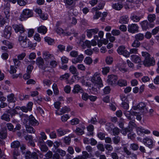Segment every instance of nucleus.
<instances>
[{
	"mask_svg": "<svg viewBox=\"0 0 159 159\" xmlns=\"http://www.w3.org/2000/svg\"><path fill=\"white\" fill-rule=\"evenodd\" d=\"M70 76L68 73H66L60 76V79L61 80H65L68 79Z\"/></svg>",
	"mask_w": 159,
	"mask_h": 159,
	"instance_id": "obj_55",
	"label": "nucleus"
},
{
	"mask_svg": "<svg viewBox=\"0 0 159 159\" xmlns=\"http://www.w3.org/2000/svg\"><path fill=\"white\" fill-rule=\"evenodd\" d=\"M123 150L124 152L127 155L128 157L131 156L130 157L136 158L137 157V155L133 153H132L131 152L129 151L126 147H124L123 148Z\"/></svg>",
	"mask_w": 159,
	"mask_h": 159,
	"instance_id": "obj_25",
	"label": "nucleus"
},
{
	"mask_svg": "<svg viewBox=\"0 0 159 159\" xmlns=\"http://www.w3.org/2000/svg\"><path fill=\"white\" fill-rule=\"evenodd\" d=\"M7 100L9 103H15L16 101V99L15 95L13 93H11L8 95L7 96Z\"/></svg>",
	"mask_w": 159,
	"mask_h": 159,
	"instance_id": "obj_28",
	"label": "nucleus"
},
{
	"mask_svg": "<svg viewBox=\"0 0 159 159\" xmlns=\"http://www.w3.org/2000/svg\"><path fill=\"white\" fill-rule=\"evenodd\" d=\"M140 45V42L139 41L135 39L133 43H132L131 46L132 47L136 48L139 47Z\"/></svg>",
	"mask_w": 159,
	"mask_h": 159,
	"instance_id": "obj_52",
	"label": "nucleus"
},
{
	"mask_svg": "<svg viewBox=\"0 0 159 159\" xmlns=\"http://www.w3.org/2000/svg\"><path fill=\"white\" fill-rule=\"evenodd\" d=\"M36 63L40 68L44 70L45 71H49L48 68L49 67H47L46 64L44 63L43 59L41 57H39L37 58L36 60Z\"/></svg>",
	"mask_w": 159,
	"mask_h": 159,
	"instance_id": "obj_4",
	"label": "nucleus"
},
{
	"mask_svg": "<svg viewBox=\"0 0 159 159\" xmlns=\"http://www.w3.org/2000/svg\"><path fill=\"white\" fill-rule=\"evenodd\" d=\"M47 29L46 27L44 26H41L38 28V31L39 33L45 34L46 33Z\"/></svg>",
	"mask_w": 159,
	"mask_h": 159,
	"instance_id": "obj_37",
	"label": "nucleus"
},
{
	"mask_svg": "<svg viewBox=\"0 0 159 159\" xmlns=\"http://www.w3.org/2000/svg\"><path fill=\"white\" fill-rule=\"evenodd\" d=\"M57 152L59 153V156L60 155L61 157L65 156L66 154V152L60 149H58L57 150Z\"/></svg>",
	"mask_w": 159,
	"mask_h": 159,
	"instance_id": "obj_60",
	"label": "nucleus"
},
{
	"mask_svg": "<svg viewBox=\"0 0 159 159\" xmlns=\"http://www.w3.org/2000/svg\"><path fill=\"white\" fill-rule=\"evenodd\" d=\"M105 4V3L103 1H101L98 4V7H94L93 8V10L97 11L98 10L102 9Z\"/></svg>",
	"mask_w": 159,
	"mask_h": 159,
	"instance_id": "obj_33",
	"label": "nucleus"
},
{
	"mask_svg": "<svg viewBox=\"0 0 159 159\" xmlns=\"http://www.w3.org/2000/svg\"><path fill=\"white\" fill-rule=\"evenodd\" d=\"M34 11L35 12L38 13L40 17L43 20H46L47 19L46 17H45L42 13V11L40 9L36 8L34 9Z\"/></svg>",
	"mask_w": 159,
	"mask_h": 159,
	"instance_id": "obj_35",
	"label": "nucleus"
},
{
	"mask_svg": "<svg viewBox=\"0 0 159 159\" xmlns=\"http://www.w3.org/2000/svg\"><path fill=\"white\" fill-rule=\"evenodd\" d=\"M87 129L88 131L90 132L89 133H88V135H92L93 134L92 132L94 129L93 126L92 125H89L87 127Z\"/></svg>",
	"mask_w": 159,
	"mask_h": 159,
	"instance_id": "obj_56",
	"label": "nucleus"
},
{
	"mask_svg": "<svg viewBox=\"0 0 159 159\" xmlns=\"http://www.w3.org/2000/svg\"><path fill=\"white\" fill-rule=\"evenodd\" d=\"M156 16L155 14H149L148 15V18L150 22H152L156 19Z\"/></svg>",
	"mask_w": 159,
	"mask_h": 159,
	"instance_id": "obj_50",
	"label": "nucleus"
},
{
	"mask_svg": "<svg viewBox=\"0 0 159 159\" xmlns=\"http://www.w3.org/2000/svg\"><path fill=\"white\" fill-rule=\"evenodd\" d=\"M43 57L45 61V64L47 67H49V61L50 59V53L48 51H44L43 52Z\"/></svg>",
	"mask_w": 159,
	"mask_h": 159,
	"instance_id": "obj_15",
	"label": "nucleus"
},
{
	"mask_svg": "<svg viewBox=\"0 0 159 159\" xmlns=\"http://www.w3.org/2000/svg\"><path fill=\"white\" fill-rule=\"evenodd\" d=\"M33 15V12L31 10L26 9L23 10L20 16L22 18L26 19L32 17Z\"/></svg>",
	"mask_w": 159,
	"mask_h": 159,
	"instance_id": "obj_7",
	"label": "nucleus"
},
{
	"mask_svg": "<svg viewBox=\"0 0 159 159\" xmlns=\"http://www.w3.org/2000/svg\"><path fill=\"white\" fill-rule=\"evenodd\" d=\"M106 37L107 38L109 39L111 42H113L115 40V37L113 36H112L110 33H107L106 34Z\"/></svg>",
	"mask_w": 159,
	"mask_h": 159,
	"instance_id": "obj_47",
	"label": "nucleus"
},
{
	"mask_svg": "<svg viewBox=\"0 0 159 159\" xmlns=\"http://www.w3.org/2000/svg\"><path fill=\"white\" fill-rule=\"evenodd\" d=\"M20 153L19 149H14L13 152V158L14 159H17L16 157L20 155Z\"/></svg>",
	"mask_w": 159,
	"mask_h": 159,
	"instance_id": "obj_62",
	"label": "nucleus"
},
{
	"mask_svg": "<svg viewBox=\"0 0 159 159\" xmlns=\"http://www.w3.org/2000/svg\"><path fill=\"white\" fill-rule=\"evenodd\" d=\"M139 148L138 145L135 143H132L130 144V148L133 151H136Z\"/></svg>",
	"mask_w": 159,
	"mask_h": 159,
	"instance_id": "obj_51",
	"label": "nucleus"
},
{
	"mask_svg": "<svg viewBox=\"0 0 159 159\" xmlns=\"http://www.w3.org/2000/svg\"><path fill=\"white\" fill-rule=\"evenodd\" d=\"M60 24L59 22H57L56 26H57V28L56 29V31L57 33L60 34H62L65 35V33H66V32L64 31L63 29H62L60 28L59 27H58V25Z\"/></svg>",
	"mask_w": 159,
	"mask_h": 159,
	"instance_id": "obj_40",
	"label": "nucleus"
},
{
	"mask_svg": "<svg viewBox=\"0 0 159 159\" xmlns=\"http://www.w3.org/2000/svg\"><path fill=\"white\" fill-rule=\"evenodd\" d=\"M132 131V128H125L122 129L121 130V133L124 135L127 134V133L130 132Z\"/></svg>",
	"mask_w": 159,
	"mask_h": 159,
	"instance_id": "obj_44",
	"label": "nucleus"
},
{
	"mask_svg": "<svg viewBox=\"0 0 159 159\" xmlns=\"http://www.w3.org/2000/svg\"><path fill=\"white\" fill-rule=\"evenodd\" d=\"M99 31V29L98 28L87 29L86 30L87 36L89 38L92 37L93 35L97 34Z\"/></svg>",
	"mask_w": 159,
	"mask_h": 159,
	"instance_id": "obj_9",
	"label": "nucleus"
},
{
	"mask_svg": "<svg viewBox=\"0 0 159 159\" xmlns=\"http://www.w3.org/2000/svg\"><path fill=\"white\" fill-rule=\"evenodd\" d=\"M7 137V131L6 129L0 130V138L4 139Z\"/></svg>",
	"mask_w": 159,
	"mask_h": 159,
	"instance_id": "obj_38",
	"label": "nucleus"
},
{
	"mask_svg": "<svg viewBox=\"0 0 159 159\" xmlns=\"http://www.w3.org/2000/svg\"><path fill=\"white\" fill-rule=\"evenodd\" d=\"M139 26L136 24H132L128 25V31L130 33H135L138 31Z\"/></svg>",
	"mask_w": 159,
	"mask_h": 159,
	"instance_id": "obj_11",
	"label": "nucleus"
},
{
	"mask_svg": "<svg viewBox=\"0 0 159 159\" xmlns=\"http://www.w3.org/2000/svg\"><path fill=\"white\" fill-rule=\"evenodd\" d=\"M136 131L138 134L140 135L143 133L147 134H150V131L148 129H146L142 127H138L136 128Z\"/></svg>",
	"mask_w": 159,
	"mask_h": 159,
	"instance_id": "obj_20",
	"label": "nucleus"
},
{
	"mask_svg": "<svg viewBox=\"0 0 159 159\" xmlns=\"http://www.w3.org/2000/svg\"><path fill=\"white\" fill-rule=\"evenodd\" d=\"M70 111V109L69 107L65 106L61 108L58 111H57L56 113L57 115H61L65 113L69 112Z\"/></svg>",
	"mask_w": 159,
	"mask_h": 159,
	"instance_id": "obj_19",
	"label": "nucleus"
},
{
	"mask_svg": "<svg viewBox=\"0 0 159 159\" xmlns=\"http://www.w3.org/2000/svg\"><path fill=\"white\" fill-rule=\"evenodd\" d=\"M12 27L16 33H20V35H23L25 34H26L27 33V32L25 30L23 26L21 24H15L12 25Z\"/></svg>",
	"mask_w": 159,
	"mask_h": 159,
	"instance_id": "obj_5",
	"label": "nucleus"
},
{
	"mask_svg": "<svg viewBox=\"0 0 159 159\" xmlns=\"http://www.w3.org/2000/svg\"><path fill=\"white\" fill-rule=\"evenodd\" d=\"M102 73L103 75H107L109 72L110 68L108 66H106L102 68Z\"/></svg>",
	"mask_w": 159,
	"mask_h": 159,
	"instance_id": "obj_54",
	"label": "nucleus"
},
{
	"mask_svg": "<svg viewBox=\"0 0 159 159\" xmlns=\"http://www.w3.org/2000/svg\"><path fill=\"white\" fill-rule=\"evenodd\" d=\"M20 151L22 153V154H25V152L27 151H26V146L23 144H21L20 146Z\"/></svg>",
	"mask_w": 159,
	"mask_h": 159,
	"instance_id": "obj_59",
	"label": "nucleus"
},
{
	"mask_svg": "<svg viewBox=\"0 0 159 159\" xmlns=\"http://www.w3.org/2000/svg\"><path fill=\"white\" fill-rule=\"evenodd\" d=\"M25 128L27 131L29 133H34L35 132V130L34 129L29 125H26Z\"/></svg>",
	"mask_w": 159,
	"mask_h": 159,
	"instance_id": "obj_46",
	"label": "nucleus"
},
{
	"mask_svg": "<svg viewBox=\"0 0 159 159\" xmlns=\"http://www.w3.org/2000/svg\"><path fill=\"white\" fill-rule=\"evenodd\" d=\"M124 114L127 118L129 120L134 119V117L133 115H135V112L132 111L131 110L130 111H125L124 112Z\"/></svg>",
	"mask_w": 159,
	"mask_h": 159,
	"instance_id": "obj_22",
	"label": "nucleus"
},
{
	"mask_svg": "<svg viewBox=\"0 0 159 159\" xmlns=\"http://www.w3.org/2000/svg\"><path fill=\"white\" fill-rule=\"evenodd\" d=\"M4 13L5 15V17L8 19L10 16V5L9 0H4Z\"/></svg>",
	"mask_w": 159,
	"mask_h": 159,
	"instance_id": "obj_6",
	"label": "nucleus"
},
{
	"mask_svg": "<svg viewBox=\"0 0 159 159\" xmlns=\"http://www.w3.org/2000/svg\"><path fill=\"white\" fill-rule=\"evenodd\" d=\"M7 113H8V115H10V117L12 118L14 116L16 115H17L18 113L17 111L15 109H8L6 111Z\"/></svg>",
	"mask_w": 159,
	"mask_h": 159,
	"instance_id": "obj_29",
	"label": "nucleus"
},
{
	"mask_svg": "<svg viewBox=\"0 0 159 159\" xmlns=\"http://www.w3.org/2000/svg\"><path fill=\"white\" fill-rule=\"evenodd\" d=\"M111 90V88L109 86L105 87L103 89V93L104 94H108L110 93Z\"/></svg>",
	"mask_w": 159,
	"mask_h": 159,
	"instance_id": "obj_63",
	"label": "nucleus"
},
{
	"mask_svg": "<svg viewBox=\"0 0 159 159\" xmlns=\"http://www.w3.org/2000/svg\"><path fill=\"white\" fill-rule=\"evenodd\" d=\"M130 57L131 60L134 63H139L141 61V58L138 55H133L131 56Z\"/></svg>",
	"mask_w": 159,
	"mask_h": 159,
	"instance_id": "obj_27",
	"label": "nucleus"
},
{
	"mask_svg": "<svg viewBox=\"0 0 159 159\" xmlns=\"http://www.w3.org/2000/svg\"><path fill=\"white\" fill-rule=\"evenodd\" d=\"M33 104L32 102H29L27 105V107L25 106L21 107V110L25 112H27L28 111H31L32 110Z\"/></svg>",
	"mask_w": 159,
	"mask_h": 159,
	"instance_id": "obj_18",
	"label": "nucleus"
},
{
	"mask_svg": "<svg viewBox=\"0 0 159 159\" xmlns=\"http://www.w3.org/2000/svg\"><path fill=\"white\" fill-rule=\"evenodd\" d=\"M72 34H74V36L75 37H77L78 35L77 33H76L74 32L73 29H71L70 31L67 32L66 33H65V35L70 36Z\"/></svg>",
	"mask_w": 159,
	"mask_h": 159,
	"instance_id": "obj_49",
	"label": "nucleus"
},
{
	"mask_svg": "<svg viewBox=\"0 0 159 159\" xmlns=\"http://www.w3.org/2000/svg\"><path fill=\"white\" fill-rule=\"evenodd\" d=\"M143 30H146L149 28V24L147 20H144L140 23Z\"/></svg>",
	"mask_w": 159,
	"mask_h": 159,
	"instance_id": "obj_30",
	"label": "nucleus"
},
{
	"mask_svg": "<svg viewBox=\"0 0 159 159\" xmlns=\"http://www.w3.org/2000/svg\"><path fill=\"white\" fill-rule=\"evenodd\" d=\"M118 84L120 87L125 86L127 85V81L124 79H120L117 82Z\"/></svg>",
	"mask_w": 159,
	"mask_h": 159,
	"instance_id": "obj_41",
	"label": "nucleus"
},
{
	"mask_svg": "<svg viewBox=\"0 0 159 159\" xmlns=\"http://www.w3.org/2000/svg\"><path fill=\"white\" fill-rule=\"evenodd\" d=\"M117 77L116 75H111L108 76L107 81L109 84L113 85L116 84Z\"/></svg>",
	"mask_w": 159,
	"mask_h": 159,
	"instance_id": "obj_13",
	"label": "nucleus"
},
{
	"mask_svg": "<svg viewBox=\"0 0 159 159\" xmlns=\"http://www.w3.org/2000/svg\"><path fill=\"white\" fill-rule=\"evenodd\" d=\"M112 8L116 10H120L123 7V4L121 2H118L113 3L111 5Z\"/></svg>",
	"mask_w": 159,
	"mask_h": 159,
	"instance_id": "obj_24",
	"label": "nucleus"
},
{
	"mask_svg": "<svg viewBox=\"0 0 159 159\" xmlns=\"http://www.w3.org/2000/svg\"><path fill=\"white\" fill-rule=\"evenodd\" d=\"M84 56L82 54H80L76 58H74L72 60V62L73 63L76 64L77 63H81L83 60Z\"/></svg>",
	"mask_w": 159,
	"mask_h": 159,
	"instance_id": "obj_21",
	"label": "nucleus"
},
{
	"mask_svg": "<svg viewBox=\"0 0 159 159\" xmlns=\"http://www.w3.org/2000/svg\"><path fill=\"white\" fill-rule=\"evenodd\" d=\"M70 123L72 125H75L79 123L80 120L77 118H74L70 121Z\"/></svg>",
	"mask_w": 159,
	"mask_h": 159,
	"instance_id": "obj_48",
	"label": "nucleus"
},
{
	"mask_svg": "<svg viewBox=\"0 0 159 159\" xmlns=\"http://www.w3.org/2000/svg\"><path fill=\"white\" fill-rule=\"evenodd\" d=\"M29 124L30 125L34 126L38 125L39 124V122L34 117L31 115L28 117Z\"/></svg>",
	"mask_w": 159,
	"mask_h": 159,
	"instance_id": "obj_17",
	"label": "nucleus"
},
{
	"mask_svg": "<svg viewBox=\"0 0 159 159\" xmlns=\"http://www.w3.org/2000/svg\"><path fill=\"white\" fill-rule=\"evenodd\" d=\"M17 3L20 6H24L29 3V0H17Z\"/></svg>",
	"mask_w": 159,
	"mask_h": 159,
	"instance_id": "obj_45",
	"label": "nucleus"
},
{
	"mask_svg": "<svg viewBox=\"0 0 159 159\" xmlns=\"http://www.w3.org/2000/svg\"><path fill=\"white\" fill-rule=\"evenodd\" d=\"M84 62L86 64L90 65L92 63L93 60L90 57H87L84 59Z\"/></svg>",
	"mask_w": 159,
	"mask_h": 159,
	"instance_id": "obj_53",
	"label": "nucleus"
},
{
	"mask_svg": "<svg viewBox=\"0 0 159 159\" xmlns=\"http://www.w3.org/2000/svg\"><path fill=\"white\" fill-rule=\"evenodd\" d=\"M18 40L21 46L23 48L33 47V44L29 39H27L26 34H25L23 35H19Z\"/></svg>",
	"mask_w": 159,
	"mask_h": 159,
	"instance_id": "obj_2",
	"label": "nucleus"
},
{
	"mask_svg": "<svg viewBox=\"0 0 159 159\" xmlns=\"http://www.w3.org/2000/svg\"><path fill=\"white\" fill-rule=\"evenodd\" d=\"M1 119L7 122H9L10 121V115H8V113H7L6 111L5 113H3L1 116Z\"/></svg>",
	"mask_w": 159,
	"mask_h": 159,
	"instance_id": "obj_31",
	"label": "nucleus"
},
{
	"mask_svg": "<svg viewBox=\"0 0 159 159\" xmlns=\"http://www.w3.org/2000/svg\"><path fill=\"white\" fill-rule=\"evenodd\" d=\"M69 70L70 72L73 74H76L77 71L76 68L73 66H70Z\"/></svg>",
	"mask_w": 159,
	"mask_h": 159,
	"instance_id": "obj_64",
	"label": "nucleus"
},
{
	"mask_svg": "<svg viewBox=\"0 0 159 159\" xmlns=\"http://www.w3.org/2000/svg\"><path fill=\"white\" fill-rule=\"evenodd\" d=\"M85 129V127H82V128L77 127L75 130V133L78 135H82L84 134V129Z\"/></svg>",
	"mask_w": 159,
	"mask_h": 159,
	"instance_id": "obj_39",
	"label": "nucleus"
},
{
	"mask_svg": "<svg viewBox=\"0 0 159 159\" xmlns=\"http://www.w3.org/2000/svg\"><path fill=\"white\" fill-rule=\"evenodd\" d=\"M52 88L54 94L57 95L59 93V90L57 87V85L55 83H54L52 86Z\"/></svg>",
	"mask_w": 159,
	"mask_h": 159,
	"instance_id": "obj_57",
	"label": "nucleus"
},
{
	"mask_svg": "<svg viewBox=\"0 0 159 159\" xmlns=\"http://www.w3.org/2000/svg\"><path fill=\"white\" fill-rule=\"evenodd\" d=\"M143 17L142 16H139L137 12L132 13L131 14L130 19L134 22H139L140 19Z\"/></svg>",
	"mask_w": 159,
	"mask_h": 159,
	"instance_id": "obj_12",
	"label": "nucleus"
},
{
	"mask_svg": "<svg viewBox=\"0 0 159 159\" xmlns=\"http://www.w3.org/2000/svg\"><path fill=\"white\" fill-rule=\"evenodd\" d=\"M117 52L120 55H123L126 57H129V53L125 48L124 46H119L117 49Z\"/></svg>",
	"mask_w": 159,
	"mask_h": 159,
	"instance_id": "obj_10",
	"label": "nucleus"
},
{
	"mask_svg": "<svg viewBox=\"0 0 159 159\" xmlns=\"http://www.w3.org/2000/svg\"><path fill=\"white\" fill-rule=\"evenodd\" d=\"M52 157L53 159H59L60 156L57 152L55 153L52 156V152L50 151V158Z\"/></svg>",
	"mask_w": 159,
	"mask_h": 159,
	"instance_id": "obj_61",
	"label": "nucleus"
},
{
	"mask_svg": "<svg viewBox=\"0 0 159 159\" xmlns=\"http://www.w3.org/2000/svg\"><path fill=\"white\" fill-rule=\"evenodd\" d=\"M12 28L11 26H6L5 27L3 34V36L7 39H9L11 35V31Z\"/></svg>",
	"mask_w": 159,
	"mask_h": 159,
	"instance_id": "obj_16",
	"label": "nucleus"
},
{
	"mask_svg": "<svg viewBox=\"0 0 159 159\" xmlns=\"http://www.w3.org/2000/svg\"><path fill=\"white\" fill-rule=\"evenodd\" d=\"M24 155L26 159H31V158L38 159V154L36 152H35L31 153L30 151H27L25 152Z\"/></svg>",
	"mask_w": 159,
	"mask_h": 159,
	"instance_id": "obj_8",
	"label": "nucleus"
},
{
	"mask_svg": "<svg viewBox=\"0 0 159 159\" xmlns=\"http://www.w3.org/2000/svg\"><path fill=\"white\" fill-rule=\"evenodd\" d=\"M20 143L19 141H15L13 142L11 144V147L12 148L14 149H19V148L20 145Z\"/></svg>",
	"mask_w": 159,
	"mask_h": 159,
	"instance_id": "obj_36",
	"label": "nucleus"
},
{
	"mask_svg": "<svg viewBox=\"0 0 159 159\" xmlns=\"http://www.w3.org/2000/svg\"><path fill=\"white\" fill-rule=\"evenodd\" d=\"M57 132L59 135L62 136L66 134L68 131L67 129H59L57 130Z\"/></svg>",
	"mask_w": 159,
	"mask_h": 159,
	"instance_id": "obj_43",
	"label": "nucleus"
},
{
	"mask_svg": "<svg viewBox=\"0 0 159 159\" xmlns=\"http://www.w3.org/2000/svg\"><path fill=\"white\" fill-rule=\"evenodd\" d=\"M57 66V62L56 61L53 55L50 54V68H54Z\"/></svg>",
	"mask_w": 159,
	"mask_h": 159,
	"instance_id": "obj_23",
	"label": "nucleus"
},
{
	"mask_svg": "<svg viewBox=\"0 0 159 159\" xmlns=\"http://www.w3.org/2000/svg\"><path fill=\"white\" fill-rule=\"evenodd\" d=\"M143 143L145 145L149 148H152L153 144V139L148 137L144 138L143 139Z\"/></svg>",
	"mask_w": 159,
	"mask_h": 159,
	"instance_id": "obj_14",
	"label": "nucleus"
},
{
	"mask_svg": "<svg viewBox=\"0 0 159 159\" xmlns=\"http://www.w3.org/2000/svg\"><path fill=\"white\" fill-rule=\"evenodd\" d=\"M129 21L128 16L127 15H124L121 16L119 20V22L121 24H126Z\"/></svg>",
	"mask_w": 159,
	"mask_h": 159,
	"instance_id": "obj_32",
	"label": "nucleus"
},
{
	"mask_svg": "<svg viewBox=\"0 0 159 159\" xmlns=\"http://www.w3.org/2000/svg\"><path fill=\"white\" fill-rule=\"evenodd\" d=\"M142 56L144 58L143 64L146 66L149 67L153 66L155 63V61L153 57H151L150 54L146 52H142Z\"/></svg>",
	"mask_w": 159,
	"mask_h": 159,
	"instance_id": "obj_1",
	"label": "nucleus"
},
{
	"mask_svg": "<svg viewBox=\"0 0 159 159\" xmlns=\"http://www.w3.org/2000/svg\"><path fill=\"white\" fill-rule=\"evenodd\" d=\"M81 46L84 49L86 48H90L91 46V42L89 40H86L84 42H83Z\"/></svg>",
	"mask_w": 159,
	"mask_h": 159,
	"instance_id": "obj_34",
	"label": "nucleus"
},
{
	"mask_svg": "<svg viewBox=\"0 0 159 159\" xmlns=\"http://www.w3.org/2000/svg\"><path fill=\"white\" fill-rule=\"evenodd\" d=\"M100 76L101 74L99 72H95L92 77L91 81L94 84H97L99 87H102L103 85Z\"/></svg>",
	"mask_w": 159,
	"mask_h": 159,
	"instance_id": "obj_3",
	"label": "nucleus"
},
{
	"mask_svg": "<svg viewBox=\"0 0 159 159\" xmlns=\"http://www.w3.org/2000/svg\"><path fill=\"white\" fill-rule=\"evenodd\" d=\"M70 118V117L68 114H65L61 116V119L62 122H65L66 121Z\"/></svg>",
	"mask_w": 159,
	"mask_h": 159,
	"instance_id": "obj_58",
	"label": "nucleus"
},
{
	"mask_svg": "<svg viewBox=\"0 0 159 159\" xmlns=\"http://www.w3.org/2000/svg\"><path fill=\"white\" fill-rule=\"evenodd\" d=\"M72 91L74 93H77L79 92L82 93L83 91L82 88L79 85L76 84L74 85Z\"/></svg>",
	"mask_w": 159,
	"mask_h": 159,
	"instance_id": "obj_26",
	"label": "nucleus"
},
{
	"mask_svg": "<svg viewBox=\"0 0 159 159\" xmlns=\"http://www.w3.org/2000/svg\"><path fill=\"white\" fill-rule=\"evenodd\" d=\"M134 38L135 39L139 41H141L144 38V35L143 34L140 33H138L135 35Z\"/></svg>",
	"mask_w": 159,
	"mask_h": 159,
	"instance_id": "obj_42",
	"label": "nucleus"
}]
</instances>
